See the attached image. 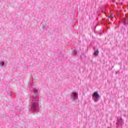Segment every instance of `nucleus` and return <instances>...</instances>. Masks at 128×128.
Returning a JSON list of instances; mask_svg holds the SVG:
<instances>
[{
  "mask_svg": "<svg viewBox=\"0 0 128 128\" xmlns=\"http://www.w3.org/2000/svg\"><path fill=\"white\" fill-rule=\"evenodd\" d=\"M98 54H100V51H98V49H97L94 52V55L95 56H98Z\"/></svg>",
  "mask_w": 128,
  "mask_h": 128,
  "instance_id": "obj_6",
  "label": "nucleus"
},
{
  "mask_svg": "<svg viewBox=\"0 0 128 128\" xmlns=\"http://www.w3.org/2000/svg\"><path fill=\"white\" fill-rule=\"evenodd\" d=\"M116 74H120V71L119 70L116 71Z\"/></svg>",
  "mask_w": 128,
  "mask_h": 128,
  "instance_id": "obj_11",
  "label": "nucleus"
},
{
  "mask_svg": "<svg viewBox=\"0 0 128 128\" xmlns=\"http://www.w3.org/2000/svg\"><path fill=\"white\" fill-rule=\"evenodd\" d=\"M4 66V62L0 61V66Z\"/></svg>",
  "mask_w": 128,
  "mask_h": 128,
  "instance_id": "obj_7",
  "label": "nucleus"
},
{
  "mask_svg": "<svg viewBox=\"0 0 128 128\" xmlns=\"http://www.w3.org/2000/svg\"><path fill=\"white\" fill-rule=\"evenodd\" d=\"M80 58H82V56H80Z\"/></svg>",
  "mask_w": 128,
  "mask_h": 128,
  "instance_id": "obj_14",
  "label": "nucleus"
},
{
  "mask_svg": "<svg viewBox=\"0 0 128 128\" xmlns=\"http://www.w3.org/2000/svg\"><path fill=\"white\" fill-rule=\"evenodd\" d=\"M108 18H114V14H111L108 17Z\"/></svg>",
  "mask_w": 128,
  "mask_h": 128,
  "instance_id": "obj_9",
  "label": "nucleus"
},
{
  "mask_svg": "<svg viewBox=\"0 0 128 128\" xmlns=\"http://www.w3.org/2000/svg\"><path fill=\"white\" fill-rule=\"evenodd\" d=\"M72 54L76 55V54H78V51L76 50H74L72 51Z\"/></svg>",
  "mask_w": 128,
  "mask_h": 128,
  "instance_id": "obj_8",
  "label": "nucleus"
},
{
  "mask_svg": "<svg viewBox=\"0 0 128 128\" xmlns=\"http://www.w3.org/2000/svg\"><path fill=\"white\" fill-rule=\"evenodd\" d=\"M78 93L77 92H72L71 94V98L72 101L75 100H78Z\"/></svg>",
  "mask_w": 128,
  "mask_h": 128,
  "instance_id": "obj_4",
  "label": "nucleus"
},
{
  "mask_svg": "<svg viewBox=\"0 0 128 128\" xmlns=\"http://www.w3.org/2000/svg\"><path fill=\"white\" fill-rule=\"evenodd\" d=\"M121 22L124 24V26H126L128 25V20L126 18H123Z\"/></svg>",
  "mask_w": 128,
  "mask_h": 128,
  "instance_id": "obj_5",
  "label": "nucleus"
},
{
  "mask_svg": "<svg viewBox=\"0 0 128 128\" xmlns=\"http://www.w3.org/2000/svg\"><path fill=\"white\" fill-rule=\"evenodd\" d=\"M106 22H108V24H110V22L108 21V19L106 20Z\"/></svg>",
  "mask_w": 128,
  "mask_h": 128,
  "instance_id": "obj_12",
  "label": "nucleus"
},
{
  "mask_svg": "<svg viewBox=\"0 0 128 128\" xmlns=\"http://www.w3.org/2000/svg\"><path fill=\"white\" fill-rule=\"evenodd\" d=\"M92 96L94 102H98V98H100V95L98 91L94 92L92 94Z\"/></svg>",
  "mask_w": 128,
  "mask_h": 128,
  "instance_id": "obj_2",
  "label": "nucleus"
},
{
  "mask_svg": "<svg viewBox=\"0 0 128 128\" xmlns=\"http://www.w3.org/2000/svg\"><path fill=\"white\" fill-rule=\"evenodd\" d=\"M46 24H45L44 25H42V30H44V28H46Z\"/></svg>",
  "mask_w": 128,
  "mask_h": 128,
  "instance_id": "obj_10",
  "label": "nucleus"
},
{
  "mask_svg": "<svg viewBox=\"0 0 128 128\" xmlns=\"http://www.w3.org/2000/svg\"><path fill=\"white\" fill-rule=\"evenodd\" d=\"M38 90V88H33L34 94L32 96L30 97L28 108L29 110H31V112H36L40 110V106L38 105V100L40 96L36 94Z\"/></svg>",
  "mask_w": 128,
  "mask_h": 128,
  "instance_id": "obj_1",
  "label": "nucleus"
},
{
  "mask_svg": "<svg viewBox=\"0 0 128 128\" xmlns=\"http://www.w3.org/2000/svg\"><path fill=\"white\" fill-rule=\"evenodd\" d=\"M124 124V121L122 118H117L116 124L118 126H122V124Z\"/></svg>",
  "mask_w": 128,
  "mask_h": 128,
  "instance_id": "obj_3",
  "label": "nucleus"
},
{
  "mask_svg": "<svg viewBox=\"0 0 128 128\" xmlns=\"http://www.w3.org/2000/svg\"><path fill=\"white\" fill-rule=\"evenodd\" d=\"M123 0V1H124V0Z\"/></svg>",
  "mask_w": 128,
  "mask_h": 128,
  "instance_id": "obj_13",
  "label": "nucleus"
}]
</instances>
